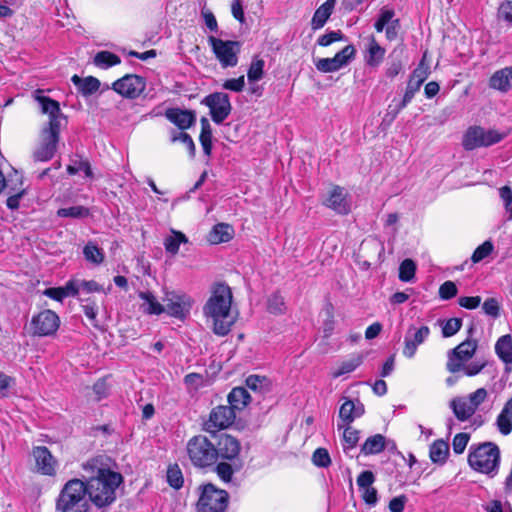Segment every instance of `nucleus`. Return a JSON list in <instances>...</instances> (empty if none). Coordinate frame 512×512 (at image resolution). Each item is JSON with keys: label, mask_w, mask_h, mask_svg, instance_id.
<instances>
[{"label": "nucleus", "mask_w": 512, "mask_h": 512, "mask_svg": "<svg viewBox=\"0 0 512 512\" xmlns=\"http://www.w3.org/2000/svg\"><path fill=\"white\" fill-rule=\"evenodd\" d=\"M207 324L217 336H226L238 319V312L232 309V292L228 285L215 284L203 307Z\"/></svg>", "instance_id": "nucleus-1"}, {"label": "nucleus", "mask_w": 512, "mask_h": 512, "mask_svg": "<svg viewBox=\"0 0 512 512\" xmlns=\"http://www.w3.org/2000/svg\"><path fill=\"white\" fill-rule=\"evenodd\" d=\"M122 481L120 473L105 468L98 469L96 476L85 483L89 499L99 508L112 504L116 500V490Z\"/></svg>", "instance_id": "nucleus-2"}, {"label": "nucleus", "mask_w": 512, "mask_h": 512, "mask_svg": "<svg viewBox=\"0 0 512 512\" xmlns=\"http://www.w3.org/2000/svg\"><path fill=\"white\" fill-rule=\"evenodd\" d=\"M467 460L474 471L494 477L499 470L500 449L493 442L472 444Z\"/></svg>", "instance_id": "nucleus-3"}, {"label": "nucleus", "mask_w": 512, "mask_h": 512, "mask_svg": "<svg viewBox=\"0 0 512 512\" xmlns=\"http://www.w3.org/2000/svg\"><path fill=\"white\" fill-rule=\"evenodd\" d=\"M86 495H88V489L82 480H69L59 495L57 510L59 512H87L89 504Z\"/></svg>", "instance_id": "nucleus-4"}, {"label": "nucleus", "mask_w": 512, "mask_h": 512, "mask_svg": "<svg viewBox=\"0 0 512 512\" xmlns=\"http://www.w3.org/2000/svg\"><path fill=\"white\" fill-rule=\"evenodd\" d=\"M187 454L195 467L206 468L216 463L215 445L203 435L192 437L187 445Z\"/></svg>", "instance_id": "nucleus-5"}, {"label": "nucleus", "mask_w": 512, "mask_h": 512, "mask_svg": "<svg viewBox=\"0 0 512 512\" xmlns=\"http://www.w3.org/2000/svg\"><path fill=\"white\" fill-rule=\"evenodd\" d=\"M430 75V67L426 64V53H424L418 66L411 73L407 87L399 106L393 110H389L387 115H391V121L394 120L399 112L404 109L414 98L415 94L420 90L424 81Z\"/></svg>", "instance_id": "nucleus-6"}, {"label": "nucleus", "mask_w": 512, "mask_h": 512, "mask_svg": "<svg viewBox=\"0 0 512 512\" xmlns=\"http://www.w3.org/2000/svg\"><path fill=\"white\" fill-rule=\"evenodd\" d=\"M207 40L222 68L235 67L238 64V55L241 50L240 42L225 41L215 36H209Z\"/></svg>", "instance_id": "nucleus-7"}, {"label": "nucleus", "mask_w": 512, "mask_h": 512, "mask_svg": "<svg viewBox=\"0 0 512 512\" xmlns=\"http://www.w3.org/2000/svg\"><path fill=\"white\" fill-rule=\"evenodd\" d=\"M228 493L216 488L212 484H206L197 503L198 512H224L228 505Z\"/></svg>", "instance_id": "nucleus-8"}, {"label": "nucleus", "mask_w": 512, "mask_h": 512, "mask_svg": "<svg viewBox=\"0 0 512 512\" xmlns=\"http://www.w3.org/2000/svg\"><path fill=\"white\" fill-rule=\"evenodd\" d=\"M504 138L496 130H485L481 127H470L463 136V147L466 150H473L478 147H487L500 142Z\"/></svg>", "instance_id": "nucleus-9"}, {"label": "nucleus", "mask_w": 512, "mask_h": 512, "mask_svg": "<svg viewBox=\"0 0 512 512\" xmlns=\"http://www.w3.org/2000/svg\"><path fill=\"white\" fill-rule=\"evenodd\" d=\"M59 135L60 129H42L39 144L33 153L35 161L47 162L54 157L59 142Z\"/></svg>", "instance_id": "nucleus-10"}, {"label": "nucleus", "mask_w": 512, "mask_h": 512, "mask_svg": "<svg viewBox=\"0 0 512 512\" xmlns=\"http://www.w3.org/2000/svg\"><path fill=\"white\" fill-rule=\"evenodd\" d=\"M202 103L209 107L211 118L216 124H221L232 110L229 96L223 92L209 94Z\"/></svg>", "instance_id": "nucleus-11"}, {"label": "nucleus", "mask_w": 512, "mask_h": 512, "mask_svg": "<svg viewBox=\"0 0 512 512\" xmlns=\"http://www.w3.org/2000/svg\"><path fill=\"white\" fill-rule=\"evenodd\" d=\"M146 88V81L141 76L126 74L112 84V89L122 97L135 99L139 97Z\"/></svg>", "instance_id": "nucleus-12"}, {"label": "nucleus", "mask_w": 512, "mask_h": 512, "mask_svg": "<svg viewBox=\"0 0 512 512\" xmlns=\"http://www.w3.org/2000/svg\"><path fill=\"white\" fill-rule=\"evenodd\" d=\"M476 349L477 342L475 340L467 339L460 343L448 353L447 370L451 373L459 372L463 367V363L473 357Z\"/></svg>", "instance_id": "nucleus-13"}, {"label": "nucleus", "mask_w": 512, "mask_h": 512, "mask_svg": "<svg viewBox=\"0 0 512 512\" xmlns=\"http://www.w3.org/2000/svg\"><path fill=\"white\" fill-rule=\"evenodd\" d=\"M236 418L233 408L228 405H219L212 409L209 419L205 422V430L209 433H216L219 430L230 427Z\"/></svg>", "instance_id": "nucleus-14"}, {"label": "nucleus", "mask_w": 512, "mask_h": 512, "mask_svg": "<svg viewBox=\"0 0 512 512\" xmlns=\"http://www.w3.org/2000/svg\"><path fill=\"white\" fill-rule=\"evenodd\" d=\"M356 50L353 45L345 46L341 51L335 54L332 58H321L315 66L318 71L323 73H331L340 70L347 66L354 58Z\"/></svg>", "instance_id": "nucleus-15"}, {"label": "nucleus", "mask_w": 512, "mask_h": 512, "mask_svg": "<svg viewBox=\"0 0 512 512\" xmlns=\"http://www.w3.org/2000/svg\"><path fill=\"white\" fill-rule=\"evenodd\" d=\"M59 325L60 319L58 315L51 310H44L31 320L33 334L38 336L53 335L58 330Z\"/></svg>", "instance_id": "nucleus-16"}, {"label": "nucleus", "mask_w": 512, "mask_h": 512, "mask_svg": "<svg viewBox=\"0 0 512 512\" xmlns=\"http://www.w3.org/2000/svg\"><path fill=\"white\" fill-rule=\"evenodd\" d=\"M323 205L339 215H347L351 211L348 192L340 186H332L323 200Z\"/></svg>", "instance_id": "nucleus-17"}, {"label": "nucleus", "mask_w": 512, "mask_h": 512, "mask_svg": "<svg viewBox=\"0 0 512 512\" xmlns=\"http://www.w3.org/2000/svg\"><path fill=\"white\" fill-rule=\"evenodd\" d=\"M429 335L430 328L426 325H422L419 328L409 327L404 337L403 355L408 359L413 358L418 346L424 343Z\"/></svg>", "instance_id": "nucleus-18"}, {"label": "nucleus", "mask_w": 512, "mask_h": 512, "mask_svg": "<svg viewBox=\"0 0 512 512\" xmlns=\"http://www.w3.org/2000/svg\"><path fill=\"white\" fill-rule=\"evenodd\" d=\"M164 301L165 311L176 318H184L191 308V299L185 294L170 292L166 294Z\"/></svg>", "instance_id": "nucleus-19"}, {"label": "nucleus", "mask_w": 512, "mask_h": 512, "mask_svg": "<svg viewBox=\"0 0 512 512\" xmlns=\"http://www.w3.org/2000/svg\"><path fill=\"white\" fill-rule=\"evenodd\" d=\"M241 450L240 442L233 436L222 434L215 446L216 460L220 457L225 460L233 461L236 459Z\"/></svg>", "instance_id": "nucleus-20"}, {"label": "nucleus", "mask_w": 512, "mask_h": 512, "mask_svg": "<svg viewBox=\"0 0 512 512\" xmlns=\"http://www.w3.org/2000/svg\"><path fill=\"white\" fill-rule=\"evenodd\" d=\"M37 470L43 475L52 476L56 472L57 461L45 446H36L32 451Z\"/></svg>", "instance_id": "nucleus-21"}, {"label": "nucleus", "mask_w": 512, "mask_h": 512, "mask_svg": "<svg viewBox=\"0 0 512 512\" xmlns=\"http://www.w3.org/2000/svg\"><path fill=\"white\" fill-rule=\"evenodd\" d=\"M344 402L339 409V419L341 425H350L353 421L360 418L365 413V408L362 402L358 399L351 400L349 398H343Z\"/></svg>", "instance_id": "nucleus-22"}, {"label": "nucleus", "mask_w": 512, "mask_h": 512, "mask_svg": "<svg viewBox=\"0 0 512 512\" xmlns=\"http://www.w3.org/2000/svg\"><path fill=\"white\" fill-rule=\"evenodd\" d=\"M39 103L43 113L49 115L48 125L44 128H57L61 130L62 122L65 120L61 113L59 103L49 97H39Z\"/></svg>", "instance_id": "nucleus-23"}, {"label": "nucleus", "mask_w": 512, "mask_h": 512, "mask_svg": "<svg viewBox=\"0 0 512 512\" xmlns=\"http://www.w3.org/2000/svg\"><path fill=\"white\" fill-rule=\"evenodd\" d=\"M385 54V48L376 41L374 36H371L368 40L364 54V61L366 65L373 68L379 67L384 60Z\"/></svg>", "instance_id": "nucleus-24"}, {"label": "nucleus", "mask_w": 512, "mask_h": 512, "mask_svg": "<svg viewBox=\"0 0 512 512\" xmlns=\"http://www.w3.org/2000/svg\"><path fill=\"white\" fill-rule=\"evenodd\" d=\"M165 116L181 130L188 129L195 122V115L192 111L182 110L180 108L167 109Z\"/></svg>", "instance_id": "nucleus-25"}, {"label": "nucleus", "mask_w": 512, "mask_h": 512, "mask_svg": "<svg viewBox=\"0 0 512 512\" xmlns=\"http://www.w3.org/2000/svg\"><path fill=\"white\" fill-rule=\"evenodd\" d=\"M364 361V356L361 353L352 354L348 359L343 360L339 365L333 369L331 376L338 378L342 375L349 374L356 370Z\"/></svg>", "instance_id": "nucleus-26"}, {"label": "nucleus", "mask_w": 512, "mask_h": 512, "mask_svg": "<svg viewBox=\"0 0 512 512\" xmlns=\"http://www.w3.org/2000/svg\"><path fill=\"white\" fill-rule=\"evenodd\" d=\"M234 229L231 225L226 223H218L214 225L208 234V241L211 244H220L228 242L233 238Z\"/></svg>", "instance_id": "nucleus-27"}, {"label": "nucleus", "mask_w": 512, "mask_h": 512, "mask_svg": "<svg viewBox=\"0 0 512 512\" xmlns=\"http://www.w3.org/2000/svg\"><path fill=\"white\" fill-rule=\"evenodd\" d=\"M337 427L339 430L343 429V450L347 455L352 457L350 452L357 446L360 439V431L353 428L351 425H341L340 423L337 424Z\"/></svg>", "instance_id": "nucleus-28"}, {"label": "nucleus", "mask_w": 512, "mask_h": 512, "mask_svg": "<svg viewBox=\"0 0 512 512\" xmlns=\"http://www.w3.org/2000/svg\"><path fill=\"white\" fill-rule=\"evenodd\" d=\"M512 66L496 71L490 78V87L503 92L511 88Z\"/></svg>", "instance_id": "nucleus-29"}, {"label": "nucleus", "mask_w": 512, "mask_h": 512, "mask_svg": "<svg viewBox=\"0 0 512 512\" xmlns=\"http://www.w3.org/2000/svg\"><path fill=\"white\" fill-rule=\"evenodd\" d=\"M386 447V438L382 434L368 437L360 448V453L365 456L381 453Z\"/></svg>", "instance_id": "nucleus-30"}, {"label": "nucleus", "mask_w": 512, "mask_h": 512, "mask_svg": "<svg viewBox=\"0 0 512 512\" xmlns=\"http://www.w3.org/2000/svg\"><path fill=\"white\" fill-rule=\"evenodd\" d=\"M496 425L502 435H508L512 432V397L504 404L497 416Z\"/></svg>", "instance_id": "nucleus-31"}, {"label": "nucleus", "mask_w": 512, "mask_h": 512, "mask_svg": "<svg viewBox=\"0 0 512 512\" xmlns=\"http://www.w3.org/2000/svg\"><path fill=\"white\" fill-rule=\"evenodd\" d=\"M335 0H327L314 13L311 26L313 30L322 28L332 14Z\"/></svg>", "instance_id": "nucleus-32"}, {"label": "nucleus", "mask_w": 512, "mask_h": 512, "mask_svg": "<svg viewBox=\"0 0 512 512\" xmlns=\"http://www.w3.org/2000/svg\"><path fill=\"white\" fill-rule=\"evenodd\" d=\"M450 408L453 410L455 417L459 421H466L475 412L470 406L466 397H455L450 401Z\"/></svg>", "instance_id": "nucleus-33"}, {"label": "nucleus", "mask_w": 512, "mask_h": 512, "mask_svg": "<svg viewBox=\"0 0 512 512\" xmlns=\"http://www.w3.org/2000/svg\"><path fill=\"white\" fill-rule=\"evenodd\" d=\"M251 397L248 391L243 387H235L228 394L229 407L233 408V411L244 409L249 403Z\"/></svg>", "instance_id": "nucleus-34"}, {"label": "nucleus", "mask_w": 512, "mask_h": 512, "mask_svg": "<svg viewBox=\"0 0 512 512\" xmlns=\"http://www.w3.org/2000/svg\"><path fill=\"white\" fill-rule=\"evenodd\" d=\"M71 81L77 86L79 92L83 96H90L95 93L100 87V81L92 76L81 78L78 75H74Z\"/></svg>", "instance_id": "nucleus-35"}, {"label": "nucleus", "mask_w": 512, "mask_h": 512, "mask_svg": "<svg viewBox=\"0 0 512 512\" xmlns=\"http://www.w3.org/2000/svg\"><path fill=\"white\" fill-rule=\"evenodd\" d=\"M138 296L143 301L142 307L145 313L160 315L165 311L164 306L158 302L154 294L150 291H141Z\"/></svg>", "instance_id": "nucleus-36"}, {"label": "nucleus", "mask_w": 512, "mask_h": 512, "mask_svg": "<svg viewBox=\"0 0 512 512\" xmlns=\"http://www.w3.org/2000/svg\"><path fill=\"white\" fill-rule=\"evenodd\" d=\"M188 241L184 233L172 229L171 233L165 237L163 245L166 252L174 256L178 253L180 245L186 244Z\"/></svg>", "instance_id": "nucleus-37"}, {"label": "nucleus", "mask_w": 512, "mask_h": 512, "mask_svg": "<svg viewBox=\"0 0 512 512\" xmlns=\"http://www.w3.org/2000/svg\"><path fill=\"white\" fill-rule=\"evenodd\" d=\"M495 352L504 363L512 364V337L501 336L495 344Z\"/></svg>", "instance_id": "nucleus-38"}, {"label": "nucleus", "mask_w": 512, "mask_h": 512, "mask_svg": "<svg viewBox=\"0 0 512 512\" xmlns=\"http://www.w3.org/2000/svg\"><path fill=\"white\" fill-rule=\"evenodd\" d=\"M14 178V183H11L9 189H6L8 194H10V196L7 199V206L10 209L18 208L19 200L24 192V190L21 187H17L18 184L20 186L22 185L21 175L17 171L14 172Z\"/></svg>", "instance_id": "nucleus-39"}, {"label": "nucleus", "mask_w": 512, "mask_h": 512, "mask_svg": "<svg viewBox=\"0 0 512 512\" xmlns=\"http://www.w3.org/2000/svg\"><path fill=\"white\" fill-rule=\"evenodd\" d=\"M200 123L201 133L199 140L205 155L210 156L212 151V128L208 119L205 117L201 118Z\"/></svg>", "instance_id": "nucleus-40"}, {"label": "nucleus", "mask_w": 512, "mask_h": 512, "mask_svg": "<svg viewBox=\"0 0 512 512\" xmlns=\"http://www.w3.org/2000/svg\"><path fill=\"white\" fill-rule=\"evenodd\" d=\"M67 172L70 175L83 172L85 177L90 179L93 178V172L89 161L79 156H75V158L71 159L70 164L67 166Z\"/></svg>", "instance_id": "nucleus-41"}, {"label": "nucleus", "mask_w": 512, "mask_h": 512, "mask_svg": "<svg viewBox=\"0 0 512 512\" xmlns=\"http://www.w3.org/2000/svg\"><path fill=\"white\" fill-rule=\"evenodd\" d=\"M93 63L101 69H108L120 64L121 59L110 51H100L95 55Z\"/></svg>", "instance_id": "nucleus-42"}, {"label": "nucleus", "mask_w": 512, "mask_h": 512, "mask_svg": "<svg viewBox=\"0 0 512 512\" xmlns=\"http://www.w3.org/2000/svg\"><path fill=\"white\" fill-rule=\"evenodd\" d=\"M430 458L434 463H444L448 454H449V446L443 440H436L430 446Z\"/></svg>", "instance_id": "nucleus-43"}, {"label": "nucleus", "mask_w": 512, "mask_h": 512, "mask_svg": "<svg viewBox=\"0 0 512 512\" xmlns=\"http://www.w3.org/2000/svg\"><path fill=\"white\" fill-rule=\"evenodd\" d=\"M83 254L88 262H91L95 265L101 264L104 260L103 250L93 242H88L85 245L83 249Z\"/></svg>", "instance_id": "nucleus-44"}, {"label": "nucleus", "mask_w": 512, "mask_h": 512, "mask_svg": "<svg viewBox=\"0 0 512 512\" xmlns=\"http://www.w3.org/2000/svg\"><path fill=\"white\" fill-rule=\"evenodd\" d=\"M265 61L259 57H254L247 71V78L250 83L257 82L264 75Z\"/></svg>", "instance_id": "nucleus-45"}, {"label": "nucleus", "mask_w": 512, "mask_h": 512, "mask_svg": "<svg viewBox=\"0 0 512 512\" xmlns=\"http://www.w3.org/2000/svg\"><path fill=\"white\" fill-rule=\"evenodd\" d=\"M416 264L411 259H405L399 266V279L402 282H411L415 277Z\"/></svg>", "instance_id": "nucleus-46"}, {"label": "nucleus", "mask_w": 512, "mask_h": 512, "mask_svg": "<svg viewBox=\"0 0 512 512\" xmlns=\"http://www.w3.org/2000/svg\"><path fill=\"white\" fill-rule=\"evenodd\" d=\"M167 482L174 489H180L183 486V474L177 464L171 465L167 469Z\"/></svg>", "instance_id": "nucleus-47"}, {"label": "nucleus", "mask_w": 512, "mask_h": 512, "mask_svg": "<svg viewBox=\"0 0 512 512\" xmlns=\"http://www.w3.org/2000/svg\"><path fill=\"white\" fill-rule=\"evenodd\" d=\"M499 197L502 201L505 212L508 217L507 220H512V188L510 186H502L498 189Z\"/></svg>", "instance_id": "nucleus-48"}, {"label": "nucleus", "mask_w": 512, "mask_h": 512, "mask_svg": "<svg viewBox=\"0 0 512 512\" xmlns=\"http://www.w3.org/2000/svg\"><path fill=\"white\" fill-rule=\"evenodd\" d=\"M60 217H71V218H84L89 215L88 208L84 206H71L67 208H61L57 212Z\"/></svg>", "instance_id": "nucleus-49"}, {"label": "nucleus", "mask_w": 512, "mask_h": 512, "mask_svg": "<svg viewBox=\"0 0 512 512\" xmlns=\"http://www.w3.org/2000/svg\"><path fill=\"white\" fill-rule=\"evenodd\" d=\"M312 462L317 467H328L331 464V458L327 449L317 448L312 455Z\"/></svg>", "instance_id": "nucleus-50"}, {"label": "nucleus", "mask_w": 512, "mask_h": 512, "mask_svg": "<svg viewBox=\"0 0 512 512\" xmlns=\"http://www.w3.org/2000/svg\"><path fill=\"white\" fill-rule=\"evenodd\" d=\"M462 326V320L460 318H450L445 321L442 325V335L445 338L452 337L455 335Z\"/></svg>", "instance_id": "nucleus-51"}, {"label": "nucleus", "mask_w": 512, "mask_h": 512, "mask_svg": "<svg viewBox=\"0 0 512 512\" xmlns=\"http://www.w3.org/2000/svg\"><path fill=\"white\" fill-rule=\"evenodd\" d=\"M487 396L488 393L485 388H478L476 391L470 393L466 397V400L475 412L477 408L486 400Z\"/></svg>", "instance_id": "nucleus-52"}, {"label": "nucleus", "mask_w": 512, "mask_h": 512, "mask_svg": "<svg viewBox=\"0 0 512 512\" xmlns=\"http://www.w3.org/2000/svg\"><path fill=\"white\" fill-rule=\"evenodd\" d=\"M493 244L491 241H485L484 243H482L480 246H478L474 253L472 254V257H471V260L474 262V263H478L480 261H482L483 259H485L487 256H489L491 254V252L493 251Z\"/></svg>", "instance_id": "nucleus-53"}, {"label": "nucleus", "mask_w": 512, "mask_h": 512, "mask_svg": "<svg viewBox=\"0 0 512 512\" xmlns=\"http://www.w3.org/2000/svg\"><path fill=\"white\" fill-rule=\"evenodd\" d=\"M395 51L390 55L391 60L388 62L385 75L388 78L393 79L396 77L403 69V63L400 58L394 57Z\"/></svg>", "instance_id": "nucleus-54"}, {"label": "nucleus", "mask_w": 512, "mask_h": 512, "mask_svg": "<svg viewBox=\"0 0 512 512\" xmlns=\"http://www.w3.org/2000/svg\"><path fill=\"white\" fill-rule=\"evenodd\" d=\"M268 310L274 314H281L285 310L284 299L281 295L275 293L268 299Z\"/></svg>", "instance_id": "nucleus-55"}, {"label": "nucleus", "mask_w": 512, "mask_h": 512, "mask_svg": "<svg viewBox=\"0 0 512 512\" xmlns=\"http://www.w3.org/2000/svg\"><path fill=\"white\" fill-rule=\"evenodd\" d=\"M470 435L468 433H458L455 435L452 447L455 454H462L467 447Z\"/></svg>", "instance_id": "nucleus-56"}, {"label": "nucleus", "mask_w": 512, "mask_h": 512, "mask_svg": "<svg viewBox=\"0 0 512 512\" xmlns=\"http://www.w3.org/2000/svg\"><path fill=\"white\" fill-rule=\"evenodd\" d=\"M457 286L452 281L444 282L439 288V296L443 300L452 299L457 295Z\"/></svg>", "instance_id": "nucleus-57"}, {"label": "nucleus", "mask_w": 512, "mask_h": 512, "mask_svg": "<svg viewBox=\"0 0 512 512\" xmlns=\"http://www.w3.org/2000/svg\"><path fill=\"white\" fill-rule=\"evenodd\" d=\"M483 311L486 315L497 318L500 315V305L495 298H488L482 305Z\"/></svg>", "instance_id": "nucleus-58"}, {"label": "nucleus", "mask_w": 512, "mask_h": 512, "mask_svg": "<svg viewBox=\"0 0 512 512\" xmlns=\"http://www.w3.org/2000/svg\"><path fill=\"white\" fill-rule=\"evenodd\" d=\"M171 141L172 142H177V141L181 142L182 144H184L187 147L190 155L194 156L195 144H194L192 138L190 137V135H188L187 133H185V132L176 133L172 136Z\"/></svg>", "instance_id": "nucleus-59"}, {"label": "nucleus", "mask_w": 512, "mask_h": 512, "mask_svg": "<svg viewBox=\"0 0 512 512\" xmlns=\"http://www.w3.org/2000/svg\"><path fill=\"white\" fill-rule=\"evenodd\" d=\"M222 87L229 91L241 92L245 87V78L242 75L238 78L227 79L222 84Z\"/></svg>", "instance_id": "nucleus-60"}, {"label": "nucleus", "mask_w": 512, "mask_h": 512, "mask_svg": "<svg viewBox=\"0 0 512 512\" xmlns=\"http://www.w3.org/2000/svg\"><path fill=\"white\" fill-rule=\"evenodd\" d=\"M217 475L224 482H230L233 476V468L231 464L226 462H221L216 466Z\"/></svg>", "instance_id": "nucleus-61"}, {"label": "nucleus", "mask_w": 512, "mask_h": 512, "mask_svg": "<svg viewBox=\"0 0 512 512\" xmlns=\"http://www.w3.org/2000/svg\"><path fill=\"white\" fill-rule=\"evenodd\" d=\"M357 485L359 487V490L371 487L373 483L375 482V476L373 472L371 471H363L359 474L357 477Z\"/></svg>", "instance_id": "nucleus-62"}, {"label": "nucleus", "mask_w": 512, "mask_h": 512, "mask_svg": "<svg viewBox=\"0 0 512 512\" xmlns=\"http://www.w3.org/2000/svg\"><path fill=\"white\" fill-rule=\"evenodd\" d=\"M342 33L340 31H332L320 36L317 40L318 45L327 47L332 43L341 40Z\"/></svg>", "instance_id": "nucleus-63"}, {"label": "nucleus", "mask_w": 512, "mask_h": 512, "mask_svg": "<svg viewBox=\"0 0 512 512\" xmlns=\"http://www.w3.org/2000/svg\"><path fill=\"white\" fill-rule=\"evenodd\" d=\"M93 392L97 401L102 400L108 396L109 387L104 379H100L93 385Z\"/></svg>", "instance_id": "nucleus-64"}]
</instances>
